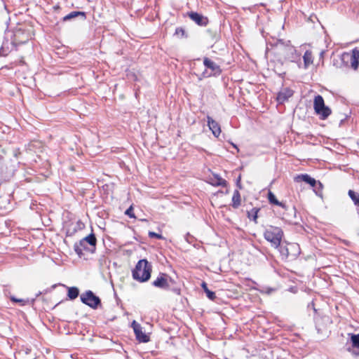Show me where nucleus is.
I'll use <instances>...</instances> for the list:
<instances>
[{
    "label": "nucleus",
    "instance_id": "obj_35",
    "mask_svg": "<svg viewBox=\"0 0 359 359\" xmlns=\"http://www.w3.org/2000/svg\"><path fill=\"white\" fill-rule=\"evenodd\" d=\"M313 188H314V189H313L314 191H315V190H318V189H319V186H318V185H316V186L315 187H313Z\"/></svg>",
    "mask_w": 359,
    "mask_h": 359
},
{
    "label": "nucleus",
    "instance_id": "obj_17",
    "mask_svg": "<svg viewBox=\"0 0 359 359\" xmlns=\"http://www.w3.org/2000/svg\"><path fill=\"white\" fill-rule=\"evenodd\" d=\"M241 194L238 190H235L232 196V207L238 208L241 205Z\"/></svg>",
    "mask_w": 359,
    "mask_h": 359
},
{
    "label": "nucleus",
    "instance_id": "obj_28",
    "mask_svg": "<svg viewBox=\"0 0 359 359\" xmlns=\"http://www.w3.org/2000/svg\"><path fill=\"white\" fill-rule=\"evenodd\" d=\"M9 53V49L8 47H6V43H4L1 47L0 48V57L3 56L5 57L8 55Z\"/></svg>",
    "mask_w": 359,
    "mask_h": 359
},
{
    "label": "nucleus",
    "instance_id": "obj_23",
    "mask_svg": "<svg viewBox=\"0 0 359 359\" xmlns=\"http://www.w3.org/2000/svg\"><path fill=\"white\" fill-rule=\"evenodd\" d=\"M68 293L67 297L69 299L73 300L78 297L79 294V290L76 287H67Z\"/></svg>",
    "mask_w": 359,
    "mask_h": 359
},
{
    "label": "nucleus",
    "instance_id": "obj_8",
    "mask_svg": "<svg viewBox=\"0 0 359 359\" xmlns=\"http://www.w3.org/2000/svg\"><path fill=\"white\" fill-rule=\"evenodd\" d=\"M80 297L82 303L93 309H96L101 305L100 297L96 296L91 290H87L86 292L81 294Z\"/></svg>",
    "mask_w": 359,
    "mask_h": 359
},
{
    "label": "nucleus",
    "instance_id": "obj_5",
    "mask_svg": "<svg viewBox=\"0 0 359 359\" xmlns=\"http://www.w3.org/2000/svg\"><path fill=\"white\" fill-rule=\"evenodd\" d=\"M283 236V232L282 229L273 226H270L264 233V238L275 248L280 246Z\"/></svg>",
    "mask_w": 359,
    "mask_h": 359
},
{
    "label": "nucleus",
    "instance_id": "obj_9",
    "mask_svg": "<svg viewBox=\"0 0 359 359\" xmlns=\"http://www.w3.org/2000/svg\"><path fill=\"white\" fill-rule=\"evenodd\" d=\"M175 283V280L166 273H160L159 276L152 282V285L165 290H170L171 284Z\"/></svg>",
    "mask_w": 359,
    "mask_h": 359
},
{
    "label": "nucleus",
    "instance_id": "obj_36",
    "mask_svg": "<svg viewBox=\"0 0 359 359\" xmlns=\"http://www.w3.org/2000/svg\"><path fill=\"white\" fill-rule=\"evenodd\" d=\"M269 47L266 48V52H269Z\"/></svg>",
    "mask_w": 359,
    "mask_h": 359
},
{
    "label": "nucleus",
    "instance_id": "obj_10",
    "mask_svg": "<svg viewBox=\"0 0 359 359\" xmlns=\"http://www.w3.org/2000/svg\"><path fill=\"white\" fill-rule=\"evenodd\" d=\"M294 180L296 182H304L309 184L311 187H315L316 185L319 186L318 190H315V193L317 196H322L323 184L320 181L316 180L308 174H301L295 177Z\"/></svg>",
    "mask_w": 359,
    "mask_h": 359
},
{
    "label": "nucleus",
    "instance_id": "obj_15",
    "mask_svg": "<svg viewBox=\"0 0 359 359\" xmlns=\"http://www.w3.org/2000/svg\"><path fill=\"white\" fill-rule=\"evenodd\" d=\"M294 94V90L290 88H283L278 92L276 100L279 104H283L285 102L287 101L290 97H291Z\"/></svg>",
    "mask_w": 359,
    "mask_h": 359
},
{
    "label": "nucleus",
    "instance_id": "obj_21",
    "mask_svg": "<svg viewBox=\"0 0 359 359\" xmlns=\"http://www.w3.org/2000/svg\"><path fill=\"white\" fill-rule=\"evenodd\" d=\"M226 184H227V182L225 180H224L223 178H222L221 177H219L217 175H214V179H212V185L216 186V187L221 186V187H224L226 186Z\"/></svg>",
    "mask_w": 359,
    "mask_h": 359
},
{
    "label": "nucleus",
    "instance_id": "obj_12",
    "mask_svg": "<svg viewBox=\"0 0 359 359\" xmlns=\"http://www.w3.org/2000/svg\"><path fill=\"white\" fill-rule=\"evenodd\" d=\"M131 326L135 334L136 339L140 342L146 343L149 341V337L144 332H143L142 327L138 323H137L135 320H133Z\"/></svg>",
    "mask_w": 359,
    "mask_h": 359
},
{
    "label": "nucleus",
    "instance_id": "obj_20",
    "mask_svg": "<svg viewBox=\"0 0 359 359\" xmlns=\"http://www.w3.org/2000/svg\"><path fill=\"white\" fill-rule=\"evenodd\" d=\"M304 68H307L311 64L313 63V55L310 50H306L303 55Z\"/></svg>",
    "mask_w": 359,
    "mask_h": 359
},
{
    "label": "nucleus",
    "instance_id": "obj_31",
    "mask_svg": "<svg viewBox=\"0 0 359 359\" xmlns=\"http://www.w3.org/2000/svg\"><path fill=\"white\" fill-rule=\"evenodd\" d=\"M149 236L150 238H158V239L163 238V236H162L161 234H158V233L153 232V231H149Z\"/></svg>",
    "mask_w": 359,
    "mask_h": 359
},
{
    "label": "nucleus",
    "instance_id": "obj_32",
    "mask_svg": "<svg viewBox=\"0 0 359 359\" xmlns=\"http://www.w3.org/2000/svg\"><path fill=\"white\" fill-rule=\"evenodd\" d=\"M170 290H171L174 293H175L177 294H180L181 290L178 287H172V288L170 287Z\"/></svg>",
    "mask_w": 359,
    "mask_h": 359
},
{
    "label": "nucleus",
    "instance_id": "obj_18",
    "mask_svg": "<svg viewBox=\"0 0 359 359\" xmlns=\"http://www.w3.org/2000/svg\"><path fill=\"white\" fill-rule=\"evenodd\" d=\"M260 210L258 208H253L247 212V216L250 220H252L255 224L257 223L258 212Z\"/></svg>",
    "mask_w": 359,
    "mask_h": 359
},
{
    "label": "nucleus",
    "instance_id": "obj_13",
    "mask_svg": "<svg viewBox=\"0 0 359 359\" xmlns=\"http://www.w3.org/2000/svg\"><path fill=\"white\" fill-rule=\"evenodd\" d=\"M187 16H189V18L198 26L205 27L208 24L209 22L207 17L197 12H188Z\"/></svg>",
    "mask_w": 359,
    "mask_h": 359
},
{
    "label": "nucleus",
    "instance_id": "obj_30",
    "mask_svg": "<svg viewBox=\"0 0 359 359\" xmlns=\"http://www.w3.org/2000/svg\"><path fill=\"white\" fill-rule=\"evenodd\" d=\"M125 214L128 215L130 218H135V214L133 212V206H130L125 212Z\"/></svg>",
    "mask_w": 359,
    "mask_h": 359
},
{
    "label": "nucleus",
    "instance_id": "obj_7",
    "mask_svg": "<svg viewBox=\"0 0 359 359\" xmlns=\"http://www.w3.org/2000/svg\"><path fill=\"white\" fill-rule=\"evenodd\" d=\"M313 107L315 112L322 120L326 119L332 113L331 109L325 104L323 97L320 95L315 97Z\"/></svg>",
    "mask_w": 359,
    "mask_h": 359
},
{
    "label": "nucleus",
    "instance_id": "obj_16",
    "mask_svg": "<svg viewBox=\"0 0 359 359\" xmlns=\"http://www.w3.org/2000/svg\"><path fill=\"white\" fill-rule=\"evenodd\" d=\"M207 123L208 126L212 131L213 135L216 137H218L221 133V128L219 124L210 116H207Z\"/></svg>",
    "mask_w": 359,
    "mask_h": 359
},
{
    "label": "nucleus",
    "instance_id": "obj_22",
    "mask_svg": "<svg viewBox=\"0 0 359 359\" xmlns=\"http://www.w3.org/2000/svg\"><path fill=\"white\" fill-rule=\"evenodd\" d=\"M268 199H269V201L270 202V203H271V204L280 206L283 208H285V205L282 202H279L277 200L276 196L271 191H269V193H268Z\"/></svg>",
    "mask_w": 359,
    "mask_h": 359
},
{
    "label": "nucleus",
    "instance_id": "obj_27",
    "mask_svg": "<svg viewBox=\"0 0 359 359\" xmlns=\"http://www.w3.org/2000/svg\"><path fill=\"white\" fill-rule=\"evenodd\" d=\"M175 35L183 38L187 37V34L185 33V30L182 27H177L175 32Z\"/></svg>",
    "mask_w": 359,
    "mask_h": 359
},
{
    "label": "nucleus",
    "instance_id": "obj_34",
    "mask_svg": "<svg viewBox=\"0 0 359 359\" xmlns=\"http://www.w3.org/2000/svg\"><path fill=\"white\" fill-rule=\"evenodd\" d=\"M19 64H20V65H23V64H25V61H24V60H23V59H20V60H19Z\"/></svg>",
    "mask_w": 359,
    "mask_h": 359
},
{
    "label": "nucleus",
    "instance_id": "obj_24",
    "mask_svg": "<svg viewBox=\"0 0 359 359\" xmlns=\"http://www.w3.org/2000/svg\"><path fill=\"white\" fill-rule=\"evenodd\" d=\"M201 287L203 289L204 292H205L208 298L212 301L215 300V299L216 298L215 293L208 288L207 283L203 282L201 284Z\"/></svg>",
    "mask_w": 359,
    "mask_h": 359
},
{
    "label": "nucleus",
    "instance_id": "obj_25",
    "mask_svg": "<svg viewBox=\"0 0 359 359\" xmlns=\"http://www.w3.org/2000/svg\"><path fill=\"white\" fill-rule=\"evenodd\" d=\"M349 197L353 201L354 204L359 208V194L353 190H349L348 192Z\"/></svg>",
    "mask_w": 359,
    "mask_h": 359
},
{
    "label": "nucleus",
    "instance_id": "obj_14",
    "mask_svg": "<svg viewBox=\"0 0 359 359\" xmlns=\"http://www.w3.org/2000/svg\"><path fill=\"white\" fill-rule=\"evenodd\" d=\"M348 335L350 337V342L351 344V346L348 347L347 351L350 353H352L353 354L359 355V333H351L348 334Z\"/></svg>",
    "mask_w": 359,
    "mask_h": 359
},
{
    "label": "nucleus",
    "instance_id": "obj_33",
    "mask_svg": "<svg viewBox=\"0 0 359 359\" xmlns=\"http://www.w3.org/2000/svg\"><path fill=\"white\" fill-rule=\"evenodd\" d=\"M237 186L239 189H241V177H238L236 182Z\"/></svg>",
    "mask_w": 359,
    "mask_h": 359
},
{
    "label": "nucleus",
    "instance_id": "obj_19",
    "mask_svg": "<svg viewBox=\"0 0 359 359\" xmlns=\"http://www.w3.org/2000/svg\"><path fill=\"white\" fill-rule=\"evenodd\" d=\"M77 16H81L83 19H86V13L83 11H72L63 18L64 21L72 20Z\"/></svg>",
    "mask_w": 359,
    "mask_h": 359
},
{
    "label": "nucleus",
    "instance_id": "obj_3",
    "mask_svg": "<svg viewBox=\"0 0 359 359\" xmlns=\"http://www.w3.org/2000/svg\"><path fill=\"white\" fill-rule=\"evenodd\" d=\"M271 46H274L279 54H280L285 60L293 61L297 58V50L295 48L290 44V42H284L283 40H276L274 43H269Z\"/></svg>",
    "mask_w": 359,
    "mask_h": 359
},
{
    "label": "nucleus",
    "instance_id": "obj_4",
    "mask_svg": "<svg viewBox=\"0 0 359 359\" xmlns=\"http://www.w3.org/2000/svg\"><path fill=\"white\" fill-rule=\"evenodd\" d=\"M203 65L206 69L201 74L197 75L199 81H201L204 78L219 76L222 73L220 67L208 57L203 58Z\"/></svg>",
    "mask_w": 359,
    "mask_h": 359
},
{
    "label": "nucleus",
    "instance_id": "obj_2",
    "mask_svg": "<svg viewBox=\"0 0 359 359\" xmlns=\"http://www.w3.org/2000/svg\"><path fill=\"white\" fill-rule=\"evenodd\" d=\"M97 239L93 233L82 238L79 243H75L74 250L81 257L83 255V251L94 253L96 250Z\"/></svg>",
    "mask_w": 359,
    "mask_h": 359
},
{
    "label": "nucleus",
    "instance_id": "obj_1",
    "mask_svg": "<svg viewBox=\"0 0 359 359\" xmlns=\"http://www.w3.org/2000/svg\"><path fill=\"white\" fill-rule=\"evenodd\" d=\"M151 265L145 259H140L132 271L133 279L140 283L147 281L151 277Z\"/></svg>",
    "mask_w": 359,
    "mask_h": 359
},
{
    "label": "nucleus",
    "instance_id": "obj_26",
    "mask_svg": "<svg viewBox=\"0 0 359 359\" xmlns=\"http://www.w3.org/2000/svg\"><path fill=\"white\" fill-rule=\"evenodd\" d=\"M283 63L280 62L277 67H275L274 72L278 76H283L285 74V71L282 69Z\"/></svg>",
    "mask_w": 359,
    "mask_h": 359
},
{
    "label": "nucleus",
    "instance_id": "obj_6",
    "mask_svg": "<svg viewBox=\"0 0 359 359\" xmlns=\"http://www.w3.org/2000/svg\"><path fill=\"white\" fill-rule=\"evenodd\" d=\"M341 60L346 67H348V63H350V67L353 70H358L359 67V48H354L351 53H343L341 55Z\"/></svg>",
    "mask_w": 359,
    "mask_h": 359
},
{
    "label": "nucleus",
    "instance_id": "obj_29",
    "mask_svg": "<svg viewBox=\"0 0 359 359\" xmlns=\"http://www.w3.org/2000/svg\"><path fill=\"white\" fill-rule=\"evenodd\" d=\"M11 300L13 302H15V303H20L22 305H25V304L28 303L29 302V300L27 299H18L13 296L11 297Z\"/></svg>",
    "mask_w": 359,
    "mask_h": 359
},
{
    "label": "nucleus",
    "instance_id": "obj_11",
    "mask_svg": "<svg viewBox=\"0 0 359 359\" xmlns=\"http://www.w3.org/2000/svg\"><path fill=\"white\" fill-rule=\"evenodd\" d=\"M280 253L285 258H294L299 254V247L296 243H289L280 247Z\"/></svg>",
    "mask_w": 359,
    "mask_h": 359
}]
</instances>
